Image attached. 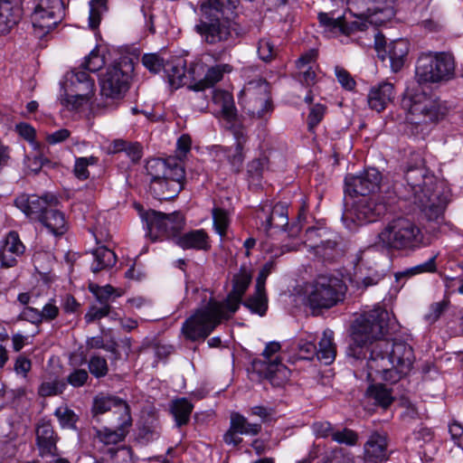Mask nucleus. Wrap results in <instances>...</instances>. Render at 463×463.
Here are the masks:
<instances>
[{
	"instance_id": "cd10ccee",
	"label": "nucleus",
	"mask_w": 463,
	"mask_h": 463,
	"mask_svg": "<svg viewBox=\"0 0 463 463\" xmlns=\"http://www.w3.org/2000/svg\"><path fill=\"white\" fill-rule=\"evenodd\" d=\"M112 409H115L113 411L114 419L123 417L125 409L128 412H130L128 404L118 397L97 396L94 399L92 411L95 414H103Z\"/></svg>"
},
{
	"instance_id": "dca6fc26",
	"label": "nucleus",
	"mask_w": 463,
	"mask_h": 463,
	"mask_svg": "<svg viewBox=\"0 0 463 463\" xmlns=\"http://www.w3.org/2000/svg\"><path fill=\"white\" fill-rule=\"evenodd\" d=\"M381 181V173L375 168H368L359 175H347L345 191L349 197L367 196L379 190Z\"/></svg>"
},
{
	"instance_id": "5701e85b",
	"label": "nucleus",
	"mask_w": 463,
	"mask_h": 463,
	"mask_svg": "<svg viewBox=\"0 0 463 463\" xmlns=\"http://www.w3.org/2000/svg\"><path fill=\"white\" fill-rule=\"evenodd\" d=\"M240 0H205L199 5L200 20L212 22L226 19L229 11L234 10Z\"/></svg>"
},
{
	"instance_id": "ea45409f",
	"label": "nucleus",
	"mask_w": 463,
	"mask_h": 463,
	"mask_svg": "<svg viewBox=\"0 0 463 463\" xmlns=\"http://www.w3.org/2000/svg\"><path fill=\"white\" fill-rule=\"evenodd\" d=\"M90 291L95 296L96 299L100 304H109L110 299H115L123 295V290L120 288H116L111 285L106 286H99L95 283H90L89 285Z\"/></svg>"
},
{
	"instance_id": "f03ea898",
	"label": "nucleus",
	"mask_w": 463,
	"mask_h": 463,
	"mask_svg": "<svg viewBox=\"0 0 463 463\" xmlns=\"http://www.w3.org/2000/svg\"><path fill=\"white\" fill-rule=\"evenodd\" d=\"M424 235L420 228L411 219L397 217L389 221L377 233L373 245L368 246L356 254L355 264L365 267L371 264L375 248L388 252L414 251L423 244Z\"/></svg>"
},
{
	"instance_id": "a211bd4d",
	"label": "nucleus",
	"mask_w": 463,
	"mask_h": 463,
	"mask_svg": "<svg viewBox=\"0 0 463 463\" xmlns=\"http://www.w3.org/2000/svg\"><path fill=\"white\" fill-rule=\"evenodd\" d=\"M114 422L116 423L115 429L108 427L101 429L95 428L94 439L104 446H113L122 442L132 426L130 412L125 410L123 417L114 419Z\"/></svg>"
},
{
	"instance_id": "7ed1b4c3",
	"label": "nucleus",
	"mask_w": 463,
	"mask_h": 463,
	"mask_svg": "<svg viewBox=\"0 0 463 463\" xmlns=\"http://www.w3.org/2000/svg\"><path fill=\"white\" fill-rule=\"evenodd\" d=\"M404 177L412 193L413 203L421 209L426 218L436 222L442 219L450 197L446 184L439 181L423 165L408 167Z\"/></svg>"
},
{
	"instance_id": "603ef678",
	"label": "nucleus",
	"mask_w": 463,
	"mask_h": 463,
	"mask_svg": "<svg viewBox=\"0 0 463 463\" xmlns=\"http://www.w3.org/2000/svg\"><path fill=\"white\" fill-rule=\"evenodd\" d=\"M98 158L95 156L89 157H78L75 160L73 173L75 176L80 180H86L90 176L88 170L89 165L97 164Z\"/></svg>"
},
{
	"instance_id": "79ce46f5",
	"label": "nucleus",
	"mask_w": 463,
	"mask_h": 463,
	"mask_svg": "<svg viewBox=\"0 0 463 463\" xmlns=\"http://www.w3.org/2000/svg\"><path fill=\"white\" fill-rule=\"evenodd\" d=\"M232 428L239 434L256 436L261 430V425L259 423H250L248 420L240 413H232L231 416Z\"/></svg>"
},
{
	"instance_id": "13d9d810",
	"label": "nucleus",
	"mask_w": 463,
	"mask_h": 463,
	"mask_svg": "<svg viewBox=\"0 0 463 463\" xmlns=\"http://www.w3.org/2000/svg\"><path fill=\"white\" fill-rule=\"evenodd\" d=\"M105 64L104 58L99 54L98 50H93L85 58L82 67L91 72L100 70Z\"/></svg>"
},
{
	"instance_id": "6e6d98bb",
	"label": "nucleus",
	"mask_w": 463,
	"mask_h": 463,
	"mask_svg": "<svg viewBox=\"0 0 463 463\" xmlns=\"http://www.w3.org/2000/svg\"><path fill=\"white\" fill-rule=\"evenodd\" d=\"M54 415L59 420V422L63 428H75V423L78 420V416L74 411L67 406L59 407L55 410Z\"/></svg>"
},
{
	"instance_id": "338daca9",
	"label": "nucleus",
	"mask_w": 463,
	"mask_h": 463,
	"mask_svg": "<svg viewBox=\"0 0 463 463\" xmlns=\"http://www.w3.org/2000/svg\"><path fill=\"white\" fill-rule=\"evenodd\" d=\"M258 53L264 61H271L276 55V49L269 40H260L258 45Z\"/></svg>"
},
{
	"instance_id": "9d476101",
	"label": "nucleus",
	"mask_w": 463,
	"mask_h": 463,
	"mask_svg": "<svg viewBox=\"0 0 463 463\" xmlns=\"http://www.w3.org/2000/svg\"><path fill=\"white\" fill-rule=\"evenodd\" d=\"M147 229V235L152 241L165 237H176L184 226V218L179 212L165 214L155 210H148L140 213Z\"/></svg>"
},
{
	"instance_id": "f8f14e48",
	"label": "nucleus",
	"mask_w": 463,
	"mask_h": 463,
	"mask_svg": "<svg viewBox=\"0 0 463 463\" xmlns=\"http://www.w3.org/2000/svg\"><path fill=\"white\" fill-rule=\"evenodd\" d=\"M348 11L354 17H369L373 26H381L395 14L393 0H347Z\"/></svg>"
},
{
	"instance_id": "052dcab7",
	"label": "nucleus",
	"mask_w": 463,
	"mask_h": 463,
	"mask_svg": "<svg viewBox=\"0 0 463 463\" xmlns=\"http://www.w3.org/2000/svg\"><path fill=\"white\" fill-rule=\"evenodd\" d=\"M298 356L299 359L310 360L317 356V346L312 341L300 339L298 342Z\"/></svg>"
},
{
	"instance_id": "4468645a",
	"label": "nucleus",
	"mask_w": 463,
	"mask_h": 463,
	"mask_svg": "<svg viewBox=\"0 0 463 463\" xmlns=\"http://www.w3.org/2000/svg\"><path fill=\"white\" fill-rule=\"evenodd\" d=\"M128 87L129 74L120 65L109 67L100 80V94L107 99H122Z\"/></svg>"
},
{
	"instance_id": "393cba45",
	"label": "nucleus",
	"mask_w": 463,
	"mask_h": 463,
	"mask_svg": "<svg viewBox=\"0 0 463 463\" xmlns=\"http://www.w3.org/2000/svg\"><path fill=\"white\" fill-rule=\"evenodd\" d=\"M395 95L393 84L382 81L369 90L367 95L368 106L373 110L382 112L393 101Z\"/></svg>"
},
{
	"instance_id": "72a5a7b5",
	"label": "nucleus",
	"mask_w": 463,
	"mask_h": 463,
	"mask_svg": "<svg viewBox=\"0 0 463 463\" xmlns=\"http://www.w3.org/2000/svg\"><path fill=\"white\" fill-rule=\"evenodd\" d=\"M336 355V346L334 343V332L326 329L323 332V335L318 343L317 349V359L325 364H331Z\"/></svg>"
},
{
	"instance_id": "9b49d317",
	"label": "nucleus",
	"mask_w": 463,
	"mask_h": 463,
	"mask_svg": "<svg viewBox=\"0 0 463 463\" xmlns=\"http://www.w3.org/2000/svg\"><path fill=\"white\" fill-rule=\"evenodd\" d=\"M61 0H39L31 14L34 34L43 38L53 30L63 17Z\"/></svg>"
},
{
	"instance_id": "412c9836",
	"label": "nucleus",
	"mask_w": 463,
	"mask_h": 463,
	"mask_svg": "<svg viewBox=\"0 0 463 463\" xmlns=\"http://www.w3.org/2000/svg\"><path fill=\"white\" fill-rule=\"evenodd\" d=\"M280 349V345L277 342L269 343L262 355L264 357V364L266 365V377L270 380L272 383L279 384L280 382H284L288 379L289 371L281 364V361L276 358H272Z\"/></svg>"
},
{
	"instance_id": "2eb2a0df",
	"label": "nucleus",
	"mask_w": 463,
	"mask_h": 463,
	"mask_svg": "<svg viewBox=\"0 0 463 463\" xmlns=\"http://www.w3.org/2000/svg\"><path fill=\"white\" fill-rule=\"evenodd\" d=\"M58 198L51 194L43 196L21 194L14 200L15 206L32 221L41 222L50 207H56Z\"/></svg>"
},
{
	"instance_id": "09e8293b",
	"label": "nucleus",
	"mask_w": 463,
	"mask_h": 463,
	"mask_svg": "<svg viewBox=\"0 0 463 463\" xmlns=\"http://www.w3.org/2000/svg\"><path fill=\"white\" fill-rule=\"evenodd\" d=\"M356 20L352 22H346L343 16L340 33L345 35H350L355 32H363L368 29L369 25H373L369 22V17H355Z\"/></svg>"
},
{
	"instance_id": "e2e57ef3",
	"label": "nucleus",
	"mask_w": 463,
	"mask_h": 463,
	"mask_svg": "<svg viewBox=\"0 0 463 463\" xmlns=\"http://www.w3.org/2000/svg\"><path fill=\"white\" fill-rule=\"evenodd\" d=\"M449 303V302L447 299L433 303L430 307L428 314L425 316L426 320L430 323L436 322L448 308Z\"/></svg>"
},
{
	"instance_id": "f704fd0d",
	"label": "nucleus",
	"mask_w": 463,
	"mask_h": 463,
	"mask_svg": "<svg viewBox=\"0 0 463 463\" xmlns=\"http://www.w3.org/2000/svg\"><path fill=\"white\" fill-rule=\"evenodd\" d=\"M93 261L90 269L93 273L112 268L117 261L114 251L105 246L96 248L92 251Z\"/></svg>"
},
{
	"instance_id": "bf43d9fd",
	"label": "nucleus",
	"mask_w": 463,
	"mask_h": 463,
	"mask_svg": "<svg viewBox=\"0 0 463 463\" xmlns=\"http://www.w3.org/2000/svg\"><path fill=\"white\" fill-rule=\"evenodd\" d=\"M325 112L326 107L322 104H316L311 107L307 120L309 131H313V129L321 122Z\"/></svg>"
},
{
	"instance_id": "aec40b11",
	"label": "nucleus",
	"mask_w": 463,
	"mask_h": 463,
	"mask_svg": "<svg viewBox=\"0 0 463 463\" xmlns=\"http://www.w3.org/2000/svg\"><path fill=\"white\" fill-rule=\"evenodd\" d=\"M257 217L261 221L265 232L271 228L283 230L288 225V206L285 203H278L274 206L264 204Z\"/></svg>"
},
{
	"instance_id": "1a4fd4ad",
	"label": "nucleus",
	"mask_w": 463,
	"mask_h": 463,
	"mask_svg": "<svg viewBox=\"0 0 463 463\" xmlns=\"http://www.w3.org/2000/svg\"><path fill=\"white\" fill-rule=\"evenodd\" d=\"M241 99L244 110L253 118L266 119L272 111L269 84L265 80L258 79L245 84Z\"/></svg>"
},
{
	"instance_id": "0eeeda50",
	"label": "nucleus",
	"mask_w": 463,
	"mask_h": 463,
	"mask_svg": "<svg viewBox=\"0 0 463 463\" xmlns=\"http://www.w3.org/2000/svg\"><path fill=\"white\" fill-rule=\"evenodd\" d=\"M416 78L420 83L448 81L455 77V59L449 52L422 53L416 63Z\"/></svg>"
},
{
	"instance_id": "69168bd1",
	"label": "nucleus",
	"mask_w": 463,
	"mask_h": 463,
	"mask_svg": "<svg viewBox=\"0 0 463 463\" xmlns=\"http://www.w3.org/2000/svg\"><path fill=\"white\" fill-rule=\"evenodd\" d=\"M335 71L338 82L344 89L353 90L355 88V80L345 69L336 66Z\"/></svg>"
},
{
	"instance_id": "f3484780",
	"label": "nucleus",
	"mask_w": 463,
	"mask_h": 463,
	"mask_svg": "<svg viewBox=\"0 0 463 463\" xmlns=\"http://www.w3.org/2000/svg\"><path fill=\"white\" fill-rule=\"evenodd\" d=\"M60 438L49 420H41L35 428V444L39 457L55 458L59 454L57 443Z\"/></svg>"
},
{
	"instance_id": "c756f323",
	"label": "nucleus",
	"mask_w": 463,
	"mask_h": 463,
	"mask_svg": "<svg viewBox=\"0 0 463 463\" xmlns=\"http://www.w3.org/2000/svg\"><path fill=\"white\" fill-rule=\"evenodd\" d=\"M213 101L220 108L222 118L233 126L237 118V113L232 95L226 90H215L213 95Z\"/></svg>"
},
{
	"instance_id": "774afa93",
	"label": "nucleus",
	"mask_w": 463,
	"mask_h": 463,
	"mask_svg": "<svg viewBox=\"0 0 463 463\" xmlns=\"http://www.w3.org/2000/svg\"><path fill=\"white\" fill-rule=\"evenodd\" d=\"M327 463H354V460L351 453L345 452L343 449H336L331 452Z\"/></svg>"
},
{
	"instance_id": "4d7b16f0",
	"label": "nucleus",
	"mask_w": 463,
	"mask_h": 463,
	"mask_svg": "<svg viewBox=\"0 0 463 463\" xmlns=\"http://www.w3.org/2000/svg\"><path fill=\"white\" fill-rule=\"evenodd\" d=\"M89 370L92 375L101 378L109 372L107 360L99 355H93L89 361Z\"/></svg>"
},
{
	"instance_id": "0e129e2a",
	"label": "nucleus",
	"mask_w": 463,
	"mask_h": 463,
	"mask_svg": "<svg viewBox=\"0 0 463 463\" xmlns=\"http://www.w3.org/2000/svg\"><path fill=\"white\" fill-rule=\"evenodd\" d=\"M60 313V308L56 305L54 299H50L48 303H46L43 309L40 311L41 320L43 322H52L55 318L58 317Z\"/></svg>"
},
{
	"instance_id": "7c9ffc66",
	"label": "nucleus",
	"mask_w": 463,
	"mask_h": 463,
	"mask_svg": "<svg viewBox=\"0 0 463 463\" xmlns=\"http://www.w3.org/2000/svg\"><path fill=\"white\" fill-rule=\"evenodd\" d=\"M232 67L227 63L216 64L210 67L203 79L195 82L191 89L194 90H203L213 87L214 84L222 80L225 73L231 72Z\"/></svg>"
},
{
	"instance_id": "423d86ee",
	"label": "nucleus",
	"mask_w": 463,
	"mask_h": 463,
	"mask_svg": "<svg viewBox=\"0 0 463 463\" xmlns=\"http://www.w3.org/2000/svg\"><path fill=\"white\" fill-rule=\"evenodd\" d=\"M346 289L336 277L318 276L307 289V305L313 311L329 309L344 300Z\"/></svg>"
},
{
	"instance_id": "bb28decb",
	"label": "nucleus",
	"mask_w": 463,
	"mask_h": 463,
	"mask_svg": "<svg viewBox=\"0 0 463 463\" xmlns=\"http://www.w3.org/2000/svg\"><path fill=\"white\" fill-rule=\"evenodd\" d=\"M173 240L184 250H208L211 248L209 236L203 229L194 230L184 234L179 232L176 237H173Z\"/></svg>"
},
{
	"instance_id": "6ab92c4d",
	"label": "nucleus",
	"mask_w": 463,
	"mask_h": 463,
	"mask_svg": "<svg viewBox=\"0 0 463 463\" xmlns=\"http://www.w3.org/2000/svg\"><path fill=\"white\" fill-rule=\"evenodd\" d=\"M252 279V274L245 267H241L240 271L233 276L232 289L228 294L226 299L221 302L224 306V310L231 315V317L238 310L242 297L249 288Z\"/></svg>"
},
{
	"instance_id": "473e14b6",
	"label": "nucleus",
	"mask_w": 463,
	"mask_h": 463,
	"mask_svg": "<svg viewBox=\"0 0 463 463\" xmlns=\"http://www.w3.org/2000/svg\"><path fill=\"white\" fill-rule=\"evenodd\" d=\"M183 189V183H177L166 178L155 181L150 185L154 196L158 200H170L175 197Z\"/></svg>"
},
{
	"instance_id": "c85d7f7f",
	"label": "nucleus",
	"mask_w": 463,
	"mask_h": 463,
	"mask_svg": "<svg viewBox=\"0 0 463 463\" xmlns=\"http://www.w3.org/2000/svg\"><path fill=\"white\" fill-rule=\"evenodd\" d=\"M410 50V43L407 40L399 39L392 41L387 46V53L390 59L391 69L398 72L403 67Z\"/></svg>"
},
{
	"instance_id": "49530a36",
	"label": "nucleus",
	"mask_w": 463,
	"mask_h": 463,
	"mask_svg": "<svg viewBox=\"0 0 463 463\" xmlns=\"http://www.w3.org/2000/svg\"><path fill=\"white\" fill-rule=\"evenodd\" d=\"M100 307L92 305L89 307L87 313L84 316V319L87 324L93 323L97 320H100L105 317H111L116 318V313L112 312V307L109 304H100Z\"/></svg>"
},
{
	"instance_id": "6e6552de",
	"label": "nucleus",
	"mask_w": 463,
	"mask_h": 463,
	"mask_svg": "<svg viewBox=\"0 0 463 463\" xmlns=\"http://www.w3.org/2000/svg\"><path fill=\"white\" fill-rule=\"evenodd\" d=\"M345 210L342 220L345 222H357L363 224L373 222L388 211L386 203L377 197L361 196L357 198L345 197Z\"/></svg>"
},
{
	"instance_id": "a18cd8bd",
	"label": "nucleus",
	"mask_w": 463,
	"mask_h": 463,
	"mask_svg": "<svg viewBox=\"0 0 463 463\" xmlns=\"http://www.w3.org/2000/svg\"><path fill=\"white\" fill-rule=\"evenodd\" d=\"M169 83L175 89L186 84L185 68L182 61L176 64L165 67Z\"/></svg>"
},
{
	"instance_id": "de8ad7c7",
	"label": "nucleus",
	"mask_w": 463,
	"mask_h": 463,
	"mask_svg": "<svg viewBox=\"0 0 463 463\" xmlns=\"http://www.w3.org/2000/svg\"><path fill=\"white\" fill-rule=\"evenodd\" d=\"M213 220L215 232L223 238L227 234L230 226V217L227 211L222 208L213 209Z\"/></svg>"
},
{
	"instance_id": "a878e982",
	"label": "nucleus",
	"mask_w": 463,
	"mask_h": 463,
	"mask_svg": "<svg viewBox=\"0 0 463 463\" xmlns=\"http://www.w3.org/2000/svg\"><path fill=\"white\" fill-rule=\"evenodd\" d=\"M387 437L385 434L373 432L364 444V461L381 463L387 459Z\"/></svg>"
},
{
	"instance_id": "680f3d73",
	"label": "nucleus",
	"mask_w": 463,
	"mask_h": 463,
	"mask_svg": "<svg viewBox=\"0 0 463 463\" xmlns=\"http://www.w3.org/2000/svg\"><path fill=\"white\" fill-rule=\"evenodd\" d=\"M343 16L334 18L327 13H319L318 21L326 30L334 33H340Z\"/></svg>"
},
{
	"instance_id": "37998d69",
	"label": "nucleus",
	"mask_w": 463,
	"mask_h": 463,
	"mask_svg": "<svg viewBox=\"0 0 463 463\" xmlns=\"http://www.w3.org/2000/svg\"><path fill=\"white\" fill-rule=\"evenodd\" d=\"M243 305L248 307L252 313L258 314L260 317L264 316L268 309V298L265 291H257L252 296L249 297Z\"/></svg>"
},
{
	"instance_id": "b1692460",
	"label": "nucleus",
	"mask_w": 463,
	"mask_h": 463,
	"mask_svg": "<svg viewBox=\"0 0 463 463\" xmlns=\"http://www.w3.org/2000/svg\"><path fill=\"white\" fill-rule=\"evenodd\" d=\"M22 16V0H0V34L9 33Z\"/></svg>"
},
{
	"instance_id": "58836bf2",
	"label": "nucleus",
	"mask_w": 463,
	"mask_h": 463,
	"mask_svg": "<svg viewBox=\"0 0 463 463\" xmlns=\"http://www.w3.org/2000/svg\"><path fill=\"white\" fill-rule=\"evenodd\" d=\"M65 388L66 383L62 379L58 376H48L42 381L38 388V394L44 398L56 396L61 394Z\"/></svg>"
},
{
	"instance_id": "c03bdc74",
	"label": "nucleus",
	"mask_w": 463,
	"mask_h": 463,
	"mask_svg": "<svg viewBox=\"0 0 463 463\" xmlns=\"http://www.w3.org/2000/svg\"><path fill=\"white\" fill-rule=\"evenodd\" d=\"M169 161H165L160 158H153L147 161L146 170L150 178V185L155 181L165 178L167 173V165Z\"/></svg>"
},
{
	"instance_id": "5fc2aeb1",
	"label": "nucleus",
	"mask_w": 463,
	"mask_h": 463,
	"mask_svg": "<svg viewBox=\"0 0 463 463\" xmlns=\"http://www.w3.org/2000/svg\"><path fill=\"white\" fill-rule=\"evenodd\" d=\"M358 439L357 432L347 428L335 430L332 438L334 441L346 446H355L358 442Z\"/></svg>"
},
{
	"instance_id": "39448f33",
	"label": "nucleus",
	"mask_w": 463,
	"mask_h": 463,
	"mask_svg": "<svg viewBox=\"0 0 463 463\" xmlns=\"http://www.w3.org/2000/svg\"><path fill=\"white\" fill-rule=\"evenodd\" d=\"M402 107L407 110V122L416 126L438 122L448 113L441 100L421 91L407 94L402 99Z\"/></svg>"
},
{
	"instance_id": "c9c22d12",
	"label": "nucleus",
	"mask_w": 463,
	"mask_h": 463,
	"mask_svg": "<svg viewBox=\"0 0 463 463\" xmlns=\"http://www.w3.org/2000/svg\"><path fill=\"white\" fill-rule=\"evenodd\" d=\"M193 410V403L186 398L173 400L170 404V411L178 427L186 425L189 422Z\"/></svg>"
},
{
	"instance_id": "ddd939ff",
	"label": "nucleus",
	"mask_w": 463,
	"mask_h": 463,
	"mask_svg": "<svg viewBox=\"0 0 463 463\" xmlns=\"http://www.w3.org/2000/svg\"><path fill=\"white\" fill-rule=\"evenodd\" d=\"M194 31L208 44H218L227 42L233 34L238 35L236 24L228 17L222 20L207 22L199 20L194 25Z\"/></svg>"
},
{
	"instance_id": "4c0bfd02",
	"label": "nucleus",
	"mask_w": 463,
	"mask_h": 463,
	"mask_svg": "<svg viewBox=\"0 0 463 463\" xmlns=\"http://www.w3.org/2000/svg\"><path fill=\"white\" fill-rule=\"evenodd\" d=\"M233 136L236 140V145L233 152L228 155V158L232 167L236 171H240L244 159L243 147L248 140V137L242 128H235Z\"/></svg>"
},
{
	"instance_id": "20e7f679",
	"label": "nucleus",
	"mask_w": 463,
	"mask_h": 463,
	"mask_svg": "<svg viewBox=\"0 0 463 463\" xmlns=\"http://www.w3.org/2000/svg\"><path fill=\"white\" fill-rule=\"evenodd\" d=\"M231 317L220 301L211 299L184 321L182 331L192 341L205 339L223 320Z\"/></svg>"
},
{
	"instance_id": "2f4dec72",
	"label": "nucleus",
	"mask_w": 463,
	"mask_h": 463,
	"mask_svg": "<svg viewBox=\"0 0 463 463\" xmlns=\"http://www.w3.org/2000/svg\"><path fill=\"white\" fill-rule=\"evenodd\" d=\"M40 222L55 236L64 234L68 229L64 213L56 207H50Z\"/></svg>"
},
{
	"instance_id": "a19ab883",
	"label": "nucleus",
	"mask_w": 463,
	"mask_h": 463,
	"mask_svg": "<svg viewBox=\"0 0 463 463\" xmlns=\"http://www.w3.org/2000/svg\"><path fill=\"white\" fill-rule=\"evenodd\" d=\"M436 256L431 257L427 261L406 269L403 271L396 272L395 279L399 281L402 279H409L423 273H434L437 271Z\"/></svg>"
},
{
	"instance_id": "3c124183",
	"label": "nucleus",
	"mask_w": 463,
	"mask_h": 463,
	"mask_svg": "<svg viewBox=\"0 0 463 463\" xmlns=\"http://www.w3.org/2000/svg\"><path fill=\"white\" fill-rule=\"evenodd\" d=\"M269 158L262 155L258 158L251 160L247 165V173L252 179L261 178L264 171L268 169Z\"/></svg>"
},
{
	"instance_id": "4be33fe9",
	"label": "nucleus",
	"mask_w": 463,
	"mask_h": 463,
	"mask_svg": "<svg viewBox=\"0 0 463 463\" xmlns=\"http://www.w3.org/2000/svg\"><path fill=\"white\" fill-rule=\"evenodd\" d=\"M25 251V246L14 231L9 232L0 242V260L4 268H12L17 264V259Z\"/></svg>"
},
{
	"instance_id": "f257e3e1",
	"label": "nucleus",
	"mask_w": 463,
	"mask_h": 463,
	"mask_svg": "<svg viewBox=\"0 0 463 463\" xmlns=\"http://www.w3.org/2000/svg\"><path fill=\"white\" fill-rule=\"evenodd\" d=\"M390 315L381 307L361 315L352 326V344L348 354L355 359L367 358L368 377L380 376L396 383L406 376L415 361L411 345L402 341L390 342Z\"/></svg>"
},
{
	"instance_id": "e433bc0d",
	"label": "nucleus",
	"mask_w": 463,
	"mask_h": 463,
	"mask_svg": "<svg viewBox=\"0 0 463 463\" xmlns=\"http://www.w3.org/2000/svg\"><path fill=\"white\" fill-rule=\"evenodd\" d=\"M369 399L383 409H387L394 401L392 391L383 384H372L366 391Z\"/></svg>"
},
{
	"instance_id": "864d4df0",
	"label": "nucleus",
	"mask_w": 463,
	"mask_h": 463,
	"mask_svg": "<svg viewBox=\"0 0 463 463\" xmlns=\"http://www.w3.org/2000/svg\"><path fill=\"white\" fill-rule=\"evenodd\" d=\"M142 63L151 73L156 74L165 69V60L157 53H146L142 57Z\"/></svg>"
},
{
	"instance_id": "8fccbe9b",
	"label": "nucleus",
	"mask_w": 463,
	"mask_h": 463,
	"mask_svg": "<svg viewBox=\"0 0 463 463\" xmlns=\"http://www.w3.org/2000/svg\"><path fill=\"white\" fill-rule=\"evenodd\" d=\"M107 11V0H90V26L95 29L101 20V14Z\"/></svg>"
}]
</instances>
